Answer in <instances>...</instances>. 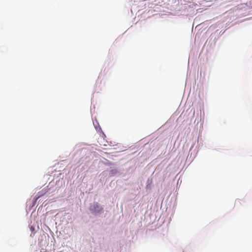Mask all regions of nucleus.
Returning a JSON list of instances; mask_svg holds the SVG:
<instances>
[{
  "mask_svg": "<svg viewBox=\"0 0 252 252\" xmlns=\"http://www.w3.org/2000/svg\"><path fill=\"white\" fill-rule=\"evenodd\" d=\"M102 208L98 204V203H95L94 204L91 210L95 212L99 213L102 210Z\"/></svg>",
  "mask_w": 252,
  "mask_h": 252,
  "instance_id": "f257e3e1",
  "label": "nucleus"
}]
</instances>
